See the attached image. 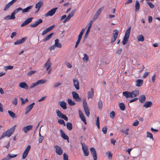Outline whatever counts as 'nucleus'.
<instances>
[{
	"instance_id": "obj_1",
	"label": "nucleus",
	"mask_w": 160,
	"mask_h": 160,
	"mask_svg": "<svg viewBox=\"0 0 160 160\" xmlns=\"http://www.w3.org/2000/svg\"><path fill=\"white\" fill-rule=\"evenodd\" d=\"M131 29V27H130L125 31V35L122 41V43L123 45H125L128 41Z\"/></svg>"
},
{
	"instance_id": "obj_2",
	"label": "nucleus",
	"mask_w": 160,
	"mask_h": 160,
	"mask_svg": "<svg viewBox=\"0 0 160 160\" xmlns=\"http://www.w3.org/2000/svg\"><path fill=\"white\" fill-rule=\"evenodd\" d=\"M83 106L84 111L87 117H88L90 115L89 110L85 99H84L83 102Z\"/></svg>"
},
{
	"instance_id": "obj_3",
	"label": "nucleus",
	"mask_w": 160,
	"mask_h": 160,
	"mask_svg": "<svg viewBox=\"0 0 160 160\" xmlns=\"http://www.w3.org/2000/svg\"><path fill=\"white\" fill-rule=\"evenodd\" d=\"M16 126H13L9 129L7 130L5 132L6 136L8 137H10L12 134L14 132L15 130Z\"/></svg>"
},
{
	"instance_id": "obj_4",
	"label": "nucleus",
	"mask_w": 160,
	"mask_h": 160,
	"mask_svg": "<svg viewBox=\"0 0 160 160\" xmlns=\"http://www.w3.org/2000/svg\"><path fill=\"white\" fill-rule=\"evenodd\" d=\"M56 113L57 116L59 118H62L66 121L68 120V118L65 115L63 114L61 111L58 110H56Z\"/></svg>"
},
{
	"instance_id": "obj_5",
	"label": "nucleus",
	"mask_w": 160,
	"mask_h": 160,
	"mask_svg": "<svg viewBox=\"0 0 160 160\" xmlns=\"http://www.w3.org/2000/svg\"><path fill=\"white\" fill-rule=\"evenodd\" d=\"M80 143L82 146V150L84 156H88L89 155V151L88 150L87 146L86 145L84 146L82 142H81Z\"/></svg>"
},
{
	"instance_id": "obj_6",
	"label": "nucleus",
	"mask_w": 160,
	"mask_h": 160,
	"mask_svg": "<svg viewBox=\"0 0 160 160\" xmlns=\"http://www.w3.org/2000/svg\"><path fill=\"white\" fill-rule=\"evenodd\" d=\"M57 8H55L51 9L45 14V17H47L49 16H52L55 13Z\"/></svg>"
},
{
	"instance_id": "obj_7",
	"label": "nucleus",
	"mask_w": 160,
	"mask_h": 160,
	"mask_svg": "<svg viewBox=\"0 0 160 160\" xmlns=\"http://www.w3.org/2000/svg\"><path fill=\"white\" fill-rule=\"evenodd\" d=\"M72 95L73 98L77 102H80L81 101V98L79 97V95L76 92H72Z\"/></svg>"
},
{
	"instance_id": "obj_8",
	"label": "nucleus",
	"mask_w": 160,
	"mask_h": 160,
	"mask_svg": "<svg viewBox=\"0 0 160 160\" xmlns=\"http://www.w3.org/2000/svg\"><path fill=\"white\" fill-rule=\"evenodd\" d=\"M90 150L92 155L93 160H97V154L95 149L94 148H90Z\"/></svg>"
},
{
	"instance_id": "obj_9",
	"label": "nucleus",
	"mask_w": 160,
	"mask_h": 160,
	"mask_svg": "<svg viewBox=\"0 0 160 160\" xmlns=\"http://www.w3.org/2000/svg\"><path fill=\"white\" fill-rule=\"evenodd\" d=\"M54 148L55 149V152L58 154L61 155L62 154L63 150L60 147L56 145L54 146Z\"/></svg>"
},
{
	"instance_id": "obj_10",
	"label": "nucleus",
	"mask_w": 160,
	"mask_h": 160,
	"mask_svg": "<svg viewBox=\"0 0 160 160\" xmlns=\"http://www.w3.org/2000/svg\"><path fill=\"white\" fill-rule=\"evenodd\" d=\"M35 104V103L34 102H33L27 107L26 108V111L25 113V115H27L28 114V113L31 111L32 109L33 108V106Z\"/></svg>"
},
{
	"instance_id": "obj_11",
	"label": "nucleus",
	"mask_w": 160,
	"mask_h": 160,
	"mask_svg": "<svg viewBox=\"0 0 160 160\" xmlns=\"http://www.w3.org/2000/svg\"><path fill=\"white\" fill-rule=\"evenodd\" d=\"M33 18H29L26 20L21 24V27H23L25 25H26L30 23L32 19Z\"/></svg>"
},
{
	"instance_id": "obj_12",
	"label": "nucleus",
	"mask_w": 160,
	"mask_h": 160,
	"mask_svg": "<svg viewBox=\"0 0 160 160\" xmlns=\"http://www.w3.org/2000/svg\"><path fill=\"white\" fill-rule=\"evenodd\" d=\"M17 154H8L5 158H2V160H9L12 158L17 156Z\"/></svg>"
},
{
	"instance_id": "obj_13",
	"label": "nucleus",
	"mask_w": 160,
	"mask_h": 160,
	"mask_svg": "<svg viewBox=\"0 0 160 160\" xmlns=\"http://www.w3.org/2000/svg\"><path fill=\"white\" fill-rule=\"evenodd\" d=\"M42 20L41 19H40L37 21H36L34 23L31 24L30 25V27L31 28H35L37 26L40 24L42 23Z\"/></svg>"
},
{
	"instance_id": "obj_14",
	"label": "nucleus",
	"mask_w": 160,
	"mask_h": 160,
	"mask_svg": "<svg viewBox=\"0 0 160 160\" xmlns=\"http://www.w3.org/2000/svg\"><path fill=\"white\" fill-rule=\"evenodd\" d=\"M32 125H27L26 127H23L22 128V130L25 133H27L28 131L32 129Z\"/></svg>"
},
{
	"instance_id": "obj_15",
	"label": "nucleus",
	"mask_w": 160,
	"mask_h": 160,
	"mask_svg": "<svg viewBox=\"0 0 160 160\" xmlns=\"http://www.w3.org/2000/svg\"><path fill=\"white\" fill-rule=\"evenodd\" d=\"M19 86L22 88L26 90L29 89V86L25 82H20L19 84Z\"/></svg>"
},
{
	"instance_id": "obj_16",
	"label": "nucleus",
	"mask_w": 160,
	"mask_h": 160,
	"mask_svg": "<svg viewBox=\"0 0 160 160\" xmlns=\"http://www.w3.org/2000/svg\"><path fill=\"white\" fill-rule=\"evenodd\" d=\"M73 85L75 88L77 90L79 89V82L77 79H74L73 80Z\"/></svg>"
},
{
	"instance_id": "obj_17",
	"label": "nucleus",
	"mask_w": 160,
	"mask_h": 160,
	"mask_svg": "<svg viewBox=\"0 0 160 160\" xmlns=\"http://www.w3.org/2000/svg\"><path fill=\"white\" fill-rule=\"evenodd\" d=\"M104 6H102L101 8L99 9L95 15H94V18L95 19L97 18L100 15L101 12L102 10L104 8Z\"/></svg>"
},
{
	"instance_id": "obj_18",
	"label": "nucleus",
	"mask_w": 160,
	"mask_h": 160,
	"mask_svg": "<svg viewBox=\"0 0 160 160\" xmlns=\"http://www.w3.org/2000/svg\"><path fill=\"white\" fill-rule=\"evenodd\" d=\"M55 27V25H53L51 26V27H49L48 28L44 30L42 32V35H43L46 33H47L48 32L51 30L52 29H53L54 27Z\"/></svg>"
},
{
	"instance_id": "obj_19",
	"label": "nucleus",
	"mask_w": 160,
	"mask_h": 160,
	"mask_svg": "<svg viewBox=\"0 0 160 160\" xmlns=\"http://www.w3.org/2000/svg\"><path fill=\"white\" fill-rule=\"evenodd\" d=\"M27 39V37H24L20 39L17 40L16 42H15L14 44L15 45H18L21 44L26 41Z\"/></svg>"
},
{
	"instance_id": "obj_20",
	"label": "nucleus",
	"mask_w": 160,
	"mask_h": 160,
	"mask_svg": "<svg viewBox=\"0 0 160 160\" xmlns=\"http://www.w3.org/2000/svg\"><path fill=\"white\" fill-rule=\"evenodd\" d=\"M79 115L80 118L82 121L85 124H87V122L85 118L83 115V114L80 111H79Z\"/></svg>"
},
{
	"instance_id": "obj_21",
	"label": "nucleus",
	"mask_w": 160,
	"mask_h": 160,
	"mask_svg": "<svg viewBox=\"0 0 160 160\" xmlns=\"http://www.w3.org/2000/svg\"><path fill=\"white\" fill-rule=\"evenodd\" d=\"M136 86L137 87H140L143 84V80L140 79H138L136 81Z\"/></svg>"
},
{
	"instance_id": "obj_22",
	"label": "nucleus",
	"mask_w": 160,
	"mask_h": 160,
	"mask_svg": "<svg viewBox=\"0 0 160 160\" xmlns=\"http://www.w3.org/2000/svg\"><path fill=\"white\" fill-rule=\"evenodd\" d=\"M122 94L123 96L127 98H131V94L130 92L128 91L123 92H122Z\"/></svg>"
},
{
	"instance_id": "obj_23",
	"label": "nucleus",
	"mask_w": 160,
	"mask_h": 160,
	"mask_svg": "<svg viewBox=\"0 0 160 160\" xmlns=\"http://www.w3.org/2000/svg\"><path fill=\"white\" fill-rule=\"evenodd\" d=\"M131 98H134L138 96L139 94V92L138 90H134L131 92Z\"/></svg>"
},
{
	"instance_id": "obj_24",
	"label": "nucleus",
	"mask_w": 160,
	"mask_h": 160,
	"mask_svg": "<svg viewBox=\"0 0 160 160\" xmlns=\"http://www.w3.org/2000/svg\"><path fill=\"white\" fill-rule=\"evenodd\" d=\"M51 65V63L50 61V58H49L45 64V67H47L46 70L48 71Z\"/></svg>"
},
{
	"instance_id": "obj_25",
	"label": "nucleus",
	"mask_w": 160,
	"mask_h": 160,
	"mask_svg": "<svg viewBox=\"0 0 160 160\" xmlns=\"http://www.w3.org/2000/svg\"><path fill=\"white\" fill-rule=\"evenodd\" d=\"M90 91H89L88 92V99L92 98L93 96L94 89L91 88Z\"/></svg>"
},
{
	"instance_id": "obj_26",
	"label": "nucleus",
	"mask_w": 160,
	"mask_h": 160,
	"mask_svg": "<svg viewBox=\"0 0 160 160\" xmlns=\"http://www.w3.org/2000/svg\"><path fill=\"white\" fill-rule=\"evenodd\" d=\"M152 103L151 101H147L143 105V107L146 108L150 107L152 105Z\"/></svg>"
},
{
	"instance_id": "obj_27",
	"label": "nucleus",
	"mask_w": 160,
	"mask_h": 160,
	"mask_svg": "<svg viewBox=\"0 0 160 160\" xmlns=\"http://www.w3.org/2000/svg\"><path fill=\"white\" fill-rule=\"evenodd\" d=\"M60 133L61 134V136L65 140H66L68 141L69 138L68 136L66 135L63 132V131L62 130H60Z\"/></svg>"
},
{
	"instance_id": "obj_28",
	"label": "nucleus",
	"mask_w": 160,
	"mask_h": 160,
	"mask_svg": "<svg viewBox=\"0 0 160 160\" xmlns=\"http://www.w3.org/2000/svg\"><path fill=\"white\" fill-rule=\"evenodd\" d=\"M139 100L141 103H144L146 100V97L145 95H142L139 97Z\"/></svg>"
},
{
	"instance_id": "obj_29",
	"label": "nucleus",
	"mask_w": 160,
	"mask_h": 160,
	"mask_svg": "<svg viewBox=\"0 0 160 160\" xmlns=\"http://www.w3.org/2000/svg\"><path fill=\"white\" fill-rule=\"evenodd\" d=\"M59 103L60 106L63 109H66L67 108L66 103L64 101H62L59 102Z\"/></svg>"
},
{
	"instance_id": "obj_30",
	"label": "nucleus",
	"mask_w": 160,
	"mask_h": 160,
	"mask_svg": "<svg viewBox=\"0 0 160 160\" xmlns=\"http://www.w3.org/2000/svg\"><path fill=\"white\" fill-rule=\"evenodd\" d=\"M59 40L58 39H56L55 41L54 46L58 48H61L62 47V44L61 43L59 42Z\"/></svg>"
},
{
	"instance_id": "obj_31",
	"label": "nucleus",
	"mask_w": 160,
	"mask_h": 160,
	"mask_svg": "<svg viewBox=\"0 0 160 160\" xmlns=\"http://www.w3.org/2000/svg\"><path fill=\"white\" fill-rule=\"evenodd\" d=\"M43 6V2L41 1H40L38 2L37 3L35 6V8L37 9H40V8Z\"/></svg>"
},
{
	"instance_id": "obj_32",
	"label": "nucleus",
	"mask_w": 160,
	"mask_h": 160,
	"mask_svg": "<svg viewBox=\"0 0 160 160\" xmlns=\"http://www.w3.org/2000/svg\"><path fill=\"white\" fill-rule=\"evenodd\" d=\"M14 3L12 1L7 3L4 8V11L7 10L10 6L12 5Z\"/></svg>"
},
{
	"instance_id": "obj_33",
	"label": "nucleus",
	"mask_w": 160,
	"mask_h": 160,
	"mask_svg": "<svg viewBox=\"0 0 160 160\" xmlns=\"http://www.w3.org/2000/svg\"><path fill=\"white\" fill-rule=\"evenodd\" d=\"M32 7L33 6L31 5L27 7L24 9H22V12L25 13L29 12V10L32 8Z\"/></svg>"
},
{
	"instance_id": "obj_34",
	"label": "nucleus",
	"mask_w": 160,
	"mask_h": 160,
	"mask_svg": "<svg viewBox=\"0 0 160 160\" xmlns=\"http://www.w3.org/2000/svg\"><path fill=\"white\" fill-rule=\"evenodd\" d=\"M135 11L137 12L139 10L140 8V4L138 0H136L135 4Z\"/></svg>"
},
{
	"instance_id": "obj_35",
	"label": "nucleus",
	"mask_w": 160,
	"mask_h": 160,
	"mask_svg": "<svg viewBox=\"0 0 160 160\" xmlns=\"http://www.w3.org/2000/svg\"><path fill=\"white\" fill-rule=\"evenodd\" d=\"M75 12V9L73 10L72 12L69 14L68 17L66 18L68 20L73 16Z\"/></svg>"
},
{
	"instance_id": "obj_36",
	"label": "nucleus",
	"mask_w": 160,
	"mask_h": 160,
	"mask_svg": "<svg viewBox=\"0 0 160 160\" xmlns=\"http://www.w3.org/2000/svg\"><path fill=\"white\" fill-rule=\"evenodd\" d=\"M53 34V33H51L50 34L44 38L43 40V42H46L48 40H49L52 37V35Z\"/></svg>"
},
{
	"instance_id": "obj_37",
	"label": "nucleus",
	"mask_w": 160,
	"mask_h": 160,
	"mask_svg": "<svg viewBox=\"0 0 160 160\" xmlns=\"http://www.w3.org/2000/svg\"><path fill=\"white\" fill-rule=\"evenodd\" d=\"M137 39L138 42H142L144 40V37L142 35H140L137 37Z\"/></svg>"
},
{
	"instance_id": "obj_38",
	"label": "nucleus",
	"mask_w": 160,
	"mask_h": 160,
	"mask_svg": "<svg viewBox=\"0 0 160 160\" xmlns=\"http://www.w3.org/2000/svg\"><path fill=\"white\" fill-rule=\"evenodd\" d=\"M8 113L9 114V115L12 117L13 118H16L17 117V115L14 112H12V111L8 110Z\"/></svg>"
},
{
	"instance_id": "obj_39",
	"label": "nucleus",
	"mask_w": 160,
	"mask_h": 160,
	"mask_svg": "<svg viewBox=\"0 0 160 160\" xmlns=\"http://www.w3.org/2000/svg\"><path fill=\"white\" fill-rule=\"evenodd\" d=\"M66 126L68 129L70 131L72 129V126L71 123L68 122L66 124Z\"/></svg>"
},
{
	"instance_id": "obj_40",
	"label": "nucleus",
	"mask_w": 160,
	"mask_h": 160,
	"mask_svg": "<svg viewBox=\"0 0 160 160\" xmlns=\"http://www.w3.org/2000/svg\"><path fill=\"white\" fill-rule=\"evenodd\" d=\"M119 107L120 109L122 111H124L125 109V106L124 104L122 102H121L119 104Z\"/></svg>"
},
{
	"instance_id": "obj_41",
	"label": "nucleus",
	"mask_w": 160,
	"mask_h": 160,
	"mask_svg": "<svg viewBox=\"0 0 160 160\" xmlns=\"http://www.w3.org/2000/svg\"><path fill=\"white\" fill-rule=\"evenodd\" d=\"M68 103L70 106H72L75 104V103L72 101V100L70 98H68L67 100Z\"/></svg>"
},
{
	"instance_id": "obj_42",
	"label": "nucleus",
	"mask_w": 160,
	"mask_h": 160,
	"mask_svg": "<svg viewBox=\"0 0 160 160\" xmlns=\"http://www.w3.org/2000/svg\"><path fill=\"white\" fill-rule=\"evenodd\" d=\"M47 81V80L43 79H41L39 80H38V81H37V82L38 85V84H43V83H45Z\"/></svg>"
},
{
	"instance_id": "obj_43",
	"label": "nucleus",
	"mask_w": 160,
	"mask_h": 160,
	"mask_svg": "<svg viewBox=\"0 0 160 160\" xmlns=\"http://www.w3.org/2000/svg\"><path fill=\"white\" fill-rule=\"evenodd\" d=\"M147 137L148 138H149L150 139H152V140H154V138L153 137L152 134L149 132H147Z\"/></svg>"
},
{
	"instance_id": "obj_44",
	"label": "nucleus",
	"mask_w": 160,
	"mask_h": 160,
	"mask_svg": "<svg viewBox=\"0 0 160 160\" xmlns=\"http://www.w3.org/2000/svg\"><path fill=\"white\" fill-rule=\"evenodd\" d=\"M84 57L82 58L83 61L87 62L88 60V55L85 53L84 54Z\"/></svg>"
},
{
	"instance_id": "obj_45",
	"label": "nucleus",
	"mask_w": 160,
	"mask_h": 160,
	"mask_svg": "<svg viewBox=\"0 0 160 160\" xmlns=\"http://www.w3.org/2000/svg\"><path fill=\"white\" fill-rule=\"evenodd\" d=\"M85 30V29H84V28H82V29L79 35L78 36V38H79L81 39V38L82 37V36L83 35V34Z\"/></svg>"
},
{
	"instance_id": "obj_46",
	"label": "nucleus",
	"mask_w": 160,
	"mask_h": 160,
	"mask_svg": "<svg viewBox=\"0 0 160 160\" xmlns=\"http://www.w3.org/2000/svg\"><path fill=\"white\" fill-rule=\"evenodd\" d=\"M22 9L20 7H19L17 9H15L13 11L16 14L17 13L19 12L22 11Z\"/></svg>"
},
{
	"instance_id": "obj_47",
	"label": "nucleus",
	"mask_w": 160,
	"mask_h": 160,
	"mask_svg": "<svg viewBox=\"0 0 160 160\" xmlns=\"http://www.w3.org/2000/svg\"><path fill=\"white\" fill-rule=\"evenodd\" d=\"M98 108L101 109L102 108V102L101 100H100L98 103Z\"/></svg>"
},
{
	"instance_id": "obj_48",
	"label": "nucleus",
	"mask_w": 160,
	"mask_h": 160,
	"mask_svg": "<svg viewBox=\"0 0 160 160\" xmlns=\"http://www.w3.org/2000/svg\"><path fill=\"white\" fill-rule=\"evenodd\" d=\"M96 125L97 126L98 129L100 128L99 119L98 117L96 119Z\"/></svg>"
},
{
	"instance_id": "obj_49",
	"label": "nucleus",
	"mask_w": 160,
	"mask_h": 160,
	"mask_svg": "<svg viewBox=\"0 0 160 160\" xmlns=\"http://www.w3.org/2000/svg\"><path fill=\"white\" fill-rule=\"evenodd\" d=\"M106 154H108V158L109 159H111L112 158V154L110 151L107 152Z\"/></svg>"
},
{
	"instance_id": "obj_50",
	"label": "nucleus",
	"mask_w": 160,
	"mask_h": 160,
	"mask_svg": "<svg viewBox=\"0 0 160 160\" xmlns=\"http://www.w3.org/2000/svg\"><path fill=\"white\" fill-rule=\"evenodd\" d=\"M13 68V66H8L5 67H4V69L5 71H7L9 69H12Z\"/></svg>"
},
{
	"instance_id": "obj_51",
	"label": "nucleus",
	"mask_w": 160,
	"mask_h": 160,
	"mask_svg": "<svg viewBox=\"0 0 160 160\" xmlns=\"http://www.w3.org/2000/svg\"><path fill=\"white\" fill-rule=\"evenodd\" d=\"M58 122L60 124H62L64 126H65L66 125L64 121L62 119H59L58 120Z\"/></svg>"
},
{
	"instance_id": "obj_52",
	"label": "nucleus",
	"mask_w": 160,
	"mask_h": 160,
	"mask_svg": "<svg viewBox=\"0 0 160 160\" xmlns=\"http://www.w3.org/2000/svg\"><path fill=\"white\" fill-rule=\"evenodd\" d=\"M113 32H115V33L113 34V37H115L117 38L118 33V31L117 30H114Z\"/></svg>"
},
{
	"instance_id": "obj_53",
	"label": "nucleus",
	"mask_w": 160,
	"mask_h": 160,
	"mask_svg": "<svg viewBox=\"0 0 160 160\" xmlns=\"http://www.w3.org/2000/svg\"><path fill=\"white\" fill-rule=\"evenodd\" d=\"M115 112L112 111L110 113V116L112 119H113L115 117Z\"/></svg>"
},
{
	"instance_id": "obj_54",
	"label": "nucleus",
	"mask_w": 160,
	"mask_h": 160,
	"mask_svg": "<svg viewBox=\"0 0 160 160\" xmlns=\"http://www.w3.org/2000/svg\"><path fill=\"white\" fill-rule=\"evenodd\" d=\"M36 72V71H30L27 73V75L28 76H31L33 74L35 73Z\"/></svg>"
},
{
	"instance_id": "obj_55",
	"label": "nucleus",
	"mask_w": 160,
	"mask_h": 160,
	"mask_svg": "<svg viewBox=\"0 0 160 160\" xmlns=\"http://www.w3.org/2000/svg\"><path fill=\"white\" fill-rule=\"evenodd\" d=\"M12 103L14 105H17L18 103V99L17 98H14L12 102Z\"/></svg>"
},
{
	"instance_id": "obj_56",
	"label": "nucleus",
	"mask_w": 160,
	"mask_h": 160,
	"mask_svg": "<svg viewBox=\"0 0 160 160\" xmlns=\"http://www.w3.org/2000/svg\"><path fill=\"white\" fill-rule=\"evenodd\" d=\"M31 148V146L30 145H28L26 149H25V151H24V152H26L28 153L30 149Z\"/></svg>"
},
{
	"instance_id": "obj_57",
	"label": "nucleus",
	"mask_w": 160,
	"mask_h": 160,
	"mask_svg": "<svg viewBox=\"0 0 160 160\" xmlns=\"http://www.w3.org/2000/svg\"><path fill=\"white\" fill-rule=\"evenodd\" d=\"M148 4L149 6L151 8H153L155 7L154 5L153 4L152 2H148Z\"/></svg>"
},
{
	"instance_id": "obj_58",
	"label": "nucleus",
	"mask_w": 160,
	"mask_h": 160,
	"mask_svg": "<svg viewBox=\"0 0 160 160\" xmlns=\"http://www.w3.org/2000/svg\"><path fill=\"white\" fill-rule=\"evenodd\" d=\"M107 128L106 127H104L102 129V131L104 134H106L107 132Z\"/></svg>"
},
{
	"instance_id": "obj_59",
	"label": "nucleus",
	"mask_w": 160,
	"mask_h": 160,
	"mask_svg": "<svg viewBox=\"0 0 160 160\" xmlns=\"http://www.w3.org/2000/svg\"><path fill=\"white\" fill-rule=\"evenodd\" d=\"M16 14L13 12L12 13L11 15L10 16L11 19H14L15 18V16Z\"/></svg>"
},
{
	"instance_id": "obj_60",
	"label": "nucleus",
	"mask_w": 160,
	"mask_h": 160,
	"mask_svg": "<svg viewBox=\"0 0 160 160\" xmlns=\"http://www.w3.org/2000/svg\"><path fill=\"white\" fill-rule=\"evenodd\" d=\"M38 84L37 83V82H35V83H33L30 86V89H31V88H34V87H35V86H36L38 85Z\"/></svg>"
},
{
	"instance_id": "obj_61",
	"label": "nucleus",
	"mask_w": 160,
	"mask_h": 160,
	"mask_svg": "<svg viewBox=\"0 0 160 160\" xmlns=\"http://www.w3.org/2000/svg\"><path fill=\"white\" fill-rule=\"evenodd\" d=\"M122 50V49L121 48L118 49L117 50L116 53L119 55H120L121 53Z\"/></svg>"
},
{
	"instance_id": "obj_62",
	"label": "nucleus",
	"mask_w": 160,
	"mask_h": 160,
	"mask_svg": "<svg viewBox=\"0 0 160 160\" xmlns=\"http://www.w3.org/2000/svg\"><path fill=\"white\" fill-rule=\"evenodd\" d=\"M97 72L99 75H101L102 73V70L101 68L98 69Z\"/></svg>"
},
{
	"instance_id": "obj_63",
	"label": "nucleus",
	"mask_w": 160,
	"mask_h": 160,
	"mask_svg": "<svg viewBox=\"0 0 160 160\" xmlns=\"http://www.w3.org/2000/svg\"><path fill=\"white\" fill-rule=\"evenodd\" d=\"M63 160H68V155L65 153H64L63 154Z\"/></svg>"
},
{
	"instance_id": "obj_64",
	"label": "nucleus",
	"mask_w": 160,
	"mask_h": 160,
	"mask_svg": "<svg viewBox=\"0 0 160 160\" xmlns=\"http://www.w3.org/2000/svg\"><path fill=\"white\" fill-rule=\"evenodd\" d=\"M90 29H88V28L87 29V32H86L85 35H84V38H86L88 37V35L89 33L90 32Z\"/></svg>"
}]
</instances>
